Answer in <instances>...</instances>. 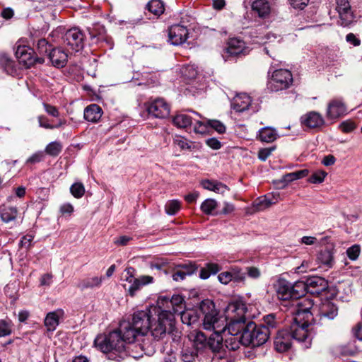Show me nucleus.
Masks as SVG:
<instances>
[{
  "instance_id": "f257e3e1",
  "label": "nucleus",
  "mask_w": 362,
  "mask_h": 362,
  "mask_svg": "<svg viewBox=\"0 0 362 362\" xmlns=\"http://www.w3.org/2000/svg\"><path fill=\"white\" fill-rule=\"evenodd\" d=\"M95 345L102 352L110 354L109 358L114 360L127 357L125 344L116 330L104 336H98Z\"/></svg>"
},
{
  "instance_id": "f03ea898",
  "label": "nucleus",
  "mask_w": 362,
  "mask_h": 362,
  "mask_svg": "<svg viewBox=\"0 0 362 362\" xmlns=\"http://www.w3.org/2000/svg\"><path fill=\"white\" fill-rule=\"evenodd\" d=\"M313 319L312 313H307L304 318L298 315L293 318V322L288 329L292 339L300 343L305 349L309 348L312 344L313 332L311 321Z\"/></svg>"
},
{
  "instance_id": "7ed1b4c3",
  "label": "nucleus",
  "mask_w": 362,
  "mask_h": 362,
  "mask_svg": "<svg viewBox=\"0 0 362 362\" xmlns=\"http://www.w3.org/2000/svg\"><path fill=\"white\" fill-rule=\"evenodd\" d=\"M200 310L204 315L203 327L206 330H212L214 332H223L226 337V324L224 318L218 315L215 305L212 300H204L200 303Z\"/></svg>"
},
{
  "instance_id": "20e7f679",
  "label": "nucleus",
  "mask_w": 362,
  "mask_h": 362,
  "mask_svg": "<svg viewBox=\"0 0 362 362\" xmlns=\"http://www.w3.org/2000/svg\"><path fill=\"white\" fill-rule=\"evenodd\" d=\"M270 331L264 325H256L253 322L247 323L242 333L244 346H259L269 339Z\"/></svg>"
},
{
  "instance_id": "39448f33",
  "label": "nucleus",
  "mask_w": 362,
  "mask_h": 362,
  "mask_svg": "<svg viewBox=\"0 0 362 362\" xmlns=\"http://www.w3.org/2000/svg\"><path fill=\"white\" fill-rule=\"evenodd\" d=\"M175 325L173 314L170 310H163L158 314L154 323L151 322L149 331L155 339H159L165 336L166 333L172 332Z\"/></svg>"
},
{
  "instance_id": "423d86ee",
  "label": "nucleus",
  "mask_w": 362,
  "mask_h": 362,
  "mask_svg": "<svg viewBox=\"0 0 362 362\" xmlns=\"http://www.w3.org/2000/svg\"><path fill=\"white\" fill-rule=\"evenodd\" d=\"M293 83V75L287 69H277L272 75L268 88L272 91H279L288 88Z\"/></svg>"
},
{
  "instance_id": "0eeeda50",
  "label": "nucleus",
  "mask_w": 362,
  "mask_h": 362,
  "mask_svg": "<svg viewBox=\"0 0 362 362\" xmlns=\"http://www.w3.org/2000/svg\"><path fill=\"white\" fill-rule=\"evenodd\" d=\"M284 296H277V300L281 305L284 307H288L291 303L292 305H295L296 306V310L295 312L296 316L298 317V315H301V317H305L307 313H311L310 310L313 306V300L308 298H300L299 299H293V296H287L284 298Z\"/></svg>"
},
{
  "instance_id": "6e6552de",
  "label": "nucleus",
  "mask_w": 362,
  "mask_h": 362,
  "mask_svg": "<svg viewBox=\"0 0 362 362\" xmlns=\"http://www.w3.org/2000/svg\"><path fill=\"white\" fill-rule=\"evenodd\" d=\"M15 54L21 64H23L26 68H29L35 64H43L45 59L43 57H35V52L30 47L25 45H16L15 47Z\"/></svg>"
},
{
  "instance_id": "1a4fd4ad",
  "label": "nucleus",
  "mask_w": 362,
  "mask_h": 362,
  "mask_svg": "<svg viewBox=\"0 0 362 362\" xmlns=\"http://www.w3.org/2000/svg\"><path fill=\"white\" fill-rule=\"evenodd\" d=\"M134 268L129 267L125 269L124 277L125 280L130 284L127 290L131 294L140 291L143 286L153 282V277L151 276L144 275L139 278H134Z\"/></svg>"
},
{
  "instance_id": "9d476101",
  "label": "nucleus",
  "mask_w": 362,
  "mask_h": 362,
  "mask_svg": "<svg viewBox=\"0 0 362 362\" xmlns=\"http://www.w3.org/2000/svg\"><path fill=\"white\" fill-rule=\"evenodd\" d=\"M279 197L280 195L278 193L259 197L252 202L251 206L245 209V214L252 215L257 212L264 211L273 204H276L279 200Z\"/></svg>"
},
{
  "instance_id": "9b49d317",
  "label": "nucleus",
  "mask_w": 362,
  "mask_h": 362,
  "mask_svg": "<svg viewBox=\"0 0 362 362\" xmlns=\"http://www.w3.org/2000/svg\"><path fill=\"white\" fill-rule=\"evenodd\" d=\"M277 294H299L305 288L303 281L291 283L284 278L279 277L274 284Z\"/></svg>"
},
{
  "instance_id": "f8f14e48",
  "label": "nucleus",
  "mask_w": 362,
  "mask_h": 362,
  "mask_svg": "<svg viewBox=\"0 0 362 362\" xmlns=\"http://www.w3.org/2000/svg\"><path fill=\"white\" fill-rule=\"evenodd\" d=\"M151 312L149 310H140L132 315L131 324L135 327L141 336L146 335L150 329Z\"/></svg>"
},
{
  "instance_id": "ddd939ff",
  "label": "nucleus",
  "mask_w": 362,
  "mask_h": 362,
  "mask_svg": "<svg viewBox=\"0 0 362 362\" xmlns=\"http://www.w3.org/2000/svg\"><path fill=\"white\" fill-rule=\"evenodd\" d=\"M336 10L339 13V23L343 27L349 26L354 21L355 16L348 0H336Z\"/></svg>"
},
{
  "instance_id": "4468645a",
  "label": "nucleus",
  "mask_w": 362,
  "mask_h": 362,
  "mask_svg": "<svg viewBox=\"0 0 362 362\" xmlns=\"http://www.w3.org/2000/svg\"><path fill=\"white\" fill-rule=\"evenodd\" d=\"M84 34L77 28L69 29L63 37L64 43L75 51L83 47Z\"/></svg>"
},
{
  "instance_id": "2eb2a0df",
  "label": "nucleus",
  "mask_w": 362,
  "mask_h": 362,
  "mask_svg": "<svg viewBox=\"0 0 362 362\" xmlns=\"http://www.w3.org/2000/svg\"><path fill=\"white\" fill-rule=\"evenodd\" d=\"M146 106L148 114L154 117L165 118L170 115V106L163 98H158L146 103Z\"/></svg>"
},
{
  "instance_id": "dca6fc26",
  "label": "nucleus",
  "mask_w": 362,
  "mask_h": 362,
  "mask_svg": "<svg viewBox=\"0 0 362 362\" xmlns=\"http://www.w3.org/2000/svg\"><path fill=\"white\" fill-rule=\"evenodd\" d=\"M305 288L301 293L305 294H321L328 288V281L320 276H313L304 281Z\"/></svg>"
},
{
  "instance_id": "f3484780",
  "label": "nucleus",
  "mask_w": 362,
  "mask_h": 362,
  "mask_svg": "<svg viewBox=\"0 0 362 362\" xmlns=\"http://www.w3.org/2000/svg\"><path fill=\"white\" fill-rule=\"evenodd\" d=\"M246 305L241 301L235 300L228 303L225 308V322L234 319H243L246 313Z\"/></svg>"
},
{
  "instance_id": "a211bd4d",
  "label": "nucleus",
  "mask_w": 362,
  "mask_h": 362,
  "mask_svg": "<svg viewBox=\"0 0 362 362\" xmlns=\"http://www.w3.org/2000/svg\"><path fill=\"white\" fill-rule=\"evenodd\" d=\"M301 125L309 129H318L325 125V119L321 114L316 111L308 112L301 116Z\"/></svg>"
},
{
  "instance_id": "6ab92c4d",
  "label": "nucleus",
  "mask_w": 362,
  "mask_h": 362,
  "mask_svg": "<svg viewBox=\"0 0 362 362\" xmlns=\"http://www.w3.org/2000/svg\"><path fill=\"white\" fill-rule=\"evenodd\" d=\"M116 331L119 334L124 344L134 341L139 336H141L139 332L131 324L130 321H122Z\"/></svg>"
},
{
  "instance_id": "aec40b11",
  "label": "nucleus",
  "mask_w": 362,
  "mask_h": 362,
  "mask_svg": "<svg viewBox=\"0 0 362 362\" xmlns=\"http://www.w3.org/2000/svg\"><path fill=\"white\" fill-rule=\"evenodd\" d=\"M347 112V108L344 103L339 99L332 100L327 105L326 117L329 119H336Z\"/></svg>"
},
{
  "instance_id": "412c9836",
  "label": "nucleus",
  "mask_w": 362,
  "mask_h": 362,
  "mask_svg": "<svg viewBox=\"0 0 362 362\" xmlns=\"http://www.w3.org/2000/svg\"><path fill=\"white\" fill-rule=\"evenodd\" d=\"M169 40L174 45H180L184 43L188 36V30L186 27L181 25H173L169 28Z\"/></svg>"
},
{
  "instance_id": "4be33fe9",
  "label": "nucleus",
  "mask_w": 362,
  "mask_h": 362,
  "mask_svg": "<svg viewBox=\"0 0 362 362\" xmlns=\"http://www.w3.org/2000/svg\"><path fill=\"white\" fill-rule=\"evenodd\" d=\"M292 337L288 329H283L278 332L274 340L275 349L279 352H285L291 346Z\"/></svg>"
},
{
  "instance_id": "5701e85b",
  "label": "nucleus",
  "mask_w": 362,
  "mask_h": 362,
  "mask_svg": "<svg viewBox=\"0 0 362 362\" xmlns=\"http://www.w3.org/2000/svg\"><path fill=\"white\" fill-rule=\"evenodd\" d=\"M49 59L55 67H64L68 61V54L61 47L53 48L48 54Z\"/></svg>"
},
{
  "instance_id": "b1692460",
  "label": "nucleus",
  "mask_w": 362,
  "mask_h": 362,
  "mask_svg": "<svg viewBox=\"0 0 362 362\" xmlns=\"http://www.w3.org/2000/svg\"><path fill=\"white\" fill-rule=\"evenodd\" d=\"M64 311L62 309H57L54 311L49 312L46 315L44 320V325L48 332H53L59 324V320L63 318Z\"/></svg>"
},
{
  "instance_id": "393cba45",
  "label": "nucleus",
  "mask_w": 362,
  "mask_h": 362,
  "mask_svg": "<svg viewBox=\"0 0 362 362\" xmlns=\"http://www.w3.org/2000/svg\"><path fill=\"white\" fill-rule=\"evenodd\" d=\"M226 52L230 56H238L241 54H245L247 52V47L243 40L234 37L228 40Z\"/></svg>"
},
{
  "instance_id": "a878e982",
  "label": "nucleus",
  "mask_w": 362,
  "mask_h": 362,
  "mask_svg": "<svg viewBox=\"0 0 362 362\" xmlns=\"http://www.w3.org/2000/svg\"><path fill=\"white\" fill-rule=\"evenodd\" d=\"M251 98L246 93L237 94L231 103L232 108L238 112L247 110L251 105Z\"/></svg>"
},
{
  "instance_id": "bb28decb",
  "label": "nucleus",
  "mask_w": 362,
  "mask_h": 362,
  "mask_svg": "<svg viewBox=\"0 0 362 362\" xmlns=\"http://www.w3.org/2000/svg\"><path fill=\"white\" fill-rule=\"evenodd\" d=\"M199 355H201L208 351L207 339L205 334L201 332H197L193 336L192 347Z\"/></svg>"
},
{
  "instance_id": "cd10ccee",
  "label": "nucleus",
  "mask_w": 362,
  "mask_h": 362,
  "mask_svg": "<svg viewBox=\"0 0 362 362\" xmlns=\"http://www.w3.org/2000/svg\"><path fill=\"white\" fill-rule=\"evenodd\" d=\"M226 324L227 332L229 335L240 336L246 327L245 317L243 319H234V320H228Z\"/></svg>"
},
{
  "instance_id": "c85d7f7f",
  "label": "nucleus",
  "mask_w": 362,
  "mask_h": 362,
  "mask_svg": "<svg viewBox=\"0 0 362 362\" xmlns=\"http://www.w3.org/2000/svg\"><path fill=\"white\" fill-rule=\"evenodd\" d=\"M163 300L166 303L167 308H169L171 306L174 313L182 314V318L185 317V313L183 312L184 299L182 296H172L170 300L168 296H165Z\"/></svg>"
},
{
  "instance_id": "c756f323",
  "label": "nucleus",
  "mask_w": 362,
  "mask_h": 362,
  "mask_svg": "<svg viewBox=\"0 0 362 362\" xmlns=\"http://www.w3.org/2000/svg\"><path fill=\"white\" fill-rule=\"evenodd\" d=\"M102 109L96 104L88 106L84 110V118L88 122H97L102 116Z\"/></svg>"
},
{
  "instance_id": "7c9ffc66",
  "label": "nucleus",
  "mask_w": 362,
  "mask_h": 362,
  "mask_svg": "<svg viewBox=\"0 0 362 362\" xmlns=\"http://www.w3.org/2000/svg\"><path fill=\"white\" fill-rule=\"evenodd\" d=\"M222 332H213L207 340L208 350L212 352H218L223 347V337Z\"/></svg>"
},
{
  "instance_id": "2f4dec72",
  "label": "nucleus",
  "mask_w": 362,
  "mask_h": 362,
  "mask_svg": "<svg viewBox=\"0 0 362 362\" xmlns=\"http://www.w3.org/2000/svg\"><path fill=\"white\" fill-rule=\"evenodd\" d=\"M125 352L127 356H129L134 358H138L143 356L144 348L141 344L134 341H130L129 343H125Z\"/></svg>"
},
{
  "instance_id": "473e14b6",
  "label": "nucleus",
  "mask_w": 362,
  "mask_h": 362,
  "mask_svg": "<svg viewBox=\"0 0 362 362\" xmlns=\"http://www.w3.org/2000/svg\"><path fill=\"white\" fill-rule=\"evenodd\" d=\"M259 139L260 141L267 143H271L275 141L277 138L276 131L272 127H266L262 128L259 131Z\"/></svg>"
},
{
  "instance_id": "72a5a7b5",
  "label": "nucleus",
  "mask_w": 362,
  "mask_h": 362,
  "mask_svg": "<svg viewBox=\"0 0 362 362\" xmlns=\"http://www.w3.org/2000/svg\"><path fill=\"white\" fill-rule=\"evenodd\" d=\"M252 8L257 11L259 16L266 17L270 13V6L265 0H256L252 3Z\"/></svg>"
},
{
  "instance_id": "f704fd0d",
  "label": "nucleus",
  "mask_w": 362,
  "mask_h": 362,
  "mask_svg": "<svg viewBox=\"0 0 362 362\" xmlns=\"http://www.w3.org/2000/svg\"><path fill=\"white\" fill-rule=\"evenodd\" d=\"M18 214V210L16 207L4 206L0 211L1 220L8 223L16 219Z\"/></svg>"
},
{
  "instance_id": "c9c22d12",
  "label": "nucleus",
  "mask_w": 362,
  "mask_h": 362,
  "mask_svg": "<svg viewBox=\"0 0 362 362\" xmlns=\"http://www.w3.org/2000/svg\"><path fill=\"white\" fill-rule=\"evenodd\" d=\"M174 125L178 128H186L192 123V118L186 114H178L173 119Z\"/></svg>"
},
{
  "instance_id": "e433bc0d",
  "label": "nucleus",
  "mask_w": 362,
  "mask_h": 362,
  "mask_svg": "<svg viewBox=\"0 0 362 362\" xmlns=\"http://www.w3.org/2000/svg\"><path fill=\"white\" fill-rule=\"evenodd\" d=\"M146 8L156 16L163 13L165 10L164 4L160 0H151L146 4Z\"/></svg>"
},
{
  "instance_id": "4c0bfd02",
  "label": "nucleus",
  "mask_w": 362,
  "mask_h": 362,
  "mask_svg": "<svg viewBox=\"0 0 362 362\" xmlns=\"http://www.w3.org/2000/svg\"><path fill=\"white\" fill-rule=\"evenodd\" d=\"M243 345V341L242 340V334L240 336L234 335L225 339V346L230 350H237L240 345Z\"/></svg>"
},
{
  "instance_id": "58836bf2",
  "label": "nucleus",
  "mask_w": 362,
  "mask_h": 362,
  "mask_svg": "<svg viewBox=\"0 0 362 362\" xmlns=\"http://www.w3.org/2000/svg\"><path fill=\"white\" fill-rule=\"evenodd\" d=\"M317 260L321 264L331 268L334 263V257L329 250L321 251L317 255Z\"/></svg>"
},
{
  "instance_id": "ea45409f",
  "label": "nucleus",
  "mask_w": 362,
  "mask_h": 362,
  "mask_svg": "<svg viewBox=\"0 0 362 362\" xmlns=\"http://www.w3.org/2000/svg\"><path fill=\"white\" fill-rule=\"evenodd\" d=\"M173 144L181 150L191 151L193 147V142L182 136H175L173 139Z\"/></svg>"
},
{
  "instance_id": "a19ab883",
  "label": "nucleus",
  "mask_w": 362,
  "mask_h": 362,
  "mask_svg": "<svg viewBox=\"0 0 362 362\" xmlns=\"http://www.w3.org/2000/svg\"><path fill=\"white\" fill-rule=\"evenodd\" d=\"M199 356L192 348L185 347L181 351V359L183 362H192Z\"/></svg>"
},
{
  "instance_id": "79ce46f5",
  "label": "nucleus",
  "mask_w": 362,
  "mask_h": 362,
  "mask_svg": "<svg viewBox=\"0 0 362 362\" xmlns=\"http://www.w3.org/2000/svg\"><path fill=\"white\" fill-rule=\"evenodd\" d=\"M321 310L323 315L329 319L334 318L337 315V308L328 300L322 304Z\"/></svg>"
},
{
  "instance_id": "37998d69",
  "label": "nucleus",
  "mask_w": 362,
  "mask_h": 362,
  "mask_svg": "<svg viewBox=\"0 0 362 362\" xmlns=\"http://www.w3.org/2000/svg\"><path fill=\"white\" fill-rule=\"evenodd\" d=\"M62 150V145L59 141L49 143L45 149L47 154L51 156H57Z\"/></svg>"
},
{
  "instance_id": "c03bdc74",
  "label": "nucleus",
  "mask_w": 362,
  "mask_h": 362,
  "mask_svg": "<svg viewBox=\"0 0 362 362\" xmlns=\"http://www.w3.org/2000/svg\"><path fill=\"white\" fill-rule=\"evenodd\" d=\"M182 74L187 79H194L198 75V69L194 65H187L182 68Z\"/></svg>"
},
{
  "instance_id": "a18cd8bd",
  "label": "nucleus",
  "mask_w": 362,
  "mask_h": 362,
  "mask_svg": "<svg viewBox=\"0 0 362 362\" xmlns=\"http://www.w3.org/2000/svg\"><path fill=\"white\" fill-rule=\"evenodd\" d=\"M177 268H180L187 276L194 274L198 269V266L194 262H189L185 264H178Z\"/></svg>"
},
{
  "instance_id": "49530a36",
  "label": "nucleus",
  "mask_w": 362,
  "mask_h": 362,
  "mask_svg": "<svg viewBox=\"0 0 362 362\" xmlns=\"http://www.w3.org/2000/svg\"><path fill=\"white\" fill-rule=\"evenodd\" d=\"M180 209V202L177 200L168 201L165 206V212L168 215H175Z\"/></svg>"
},
{
  "instance_id": "de8ad7c7",
  "label": "nucleus",
  "mask_w": 362,
  "mask_h": 362,
  "mask_svg": "<svg viewBox=\"0 0 362 362\" xmlns=\"http://www.w3.org/2000/svg\"><path fill=\"white\" fill-rule=\"evenodd\" d=\"M230 272L232 280L235 282H244L246 279L245 274L242 272L241 269L238 267H232Z\"/></svg>"
},
{
  "instance_id": "09e8293b",
  "label": "nucleus",
  "mask_w": 362,
  "mask_h": 362,
  "mask_svg": "<svg viewBox=\"0 0 362 362\" xmlns=\"http://www.w3.org/2000/svg\"><path fill=\"white\" fill-rule=\"evenodd\" d=\"M71 194L77 199L82 197L85 193V187L81 182H76L70 187Z\"/></svg>"
},
{
  "instance_id": "8fccbe9b",
  "label": "nucleus",
  "mask_w": 362,
  "mask_h": 362,
  "mask_svg": "<svg viewBox=\"0 0 362 362\" xmlns=\"http://www.w3.org/2000/svg\"><path fill=\"white\" fill-rule=\"evenodd\" d=\"M217 206V202L212 199H206L201 205L202 211L206 214H210Z\"/></svg>"
},
{
  "instance_id": "3c124183",
  "label": "nucleus",
  "mask_w": 362,
  "mask_h": 362,
  "mask_svg": "<svg viewBox=\"0 0 362 362\" xmlns=\"http://www.w3.org/2000/svg\"><path fill=\"white\" fill-rule=\"evenodd\" d=\"M102 281V279L98 276H94L92 278H88L85 279L80 284V287L82 288H91L94 286H99Z\"/></svg>"
},
{
  "instance_id": "603ef678",
  "label": "nucleus",
  "mask_w": 362,
  "mask_h": 362,
  "mask_svg": "<svg viewBox=\"0 0 362 362\" xmlns=\"http://www.w3.org/2000/svg\"><path fill=\"white\" fill-rule=\"evenodd\" d=\"M326 175L327 173L324 170H317L308 178V181L313 184L321 183L324 181Z\"/></svg>"
},
{
  "instance_id": "864d4df0",
  "label": "nucleus",
  "mask_w": 362,
  "mask_h": 362,
  "mask_svg": "<svg viewBox=\"0 0 362 362\" xmlns=\"http://www.w3.org/2000/svg\"><path fill=\"white\" fill-rule=\"evenodd\" d=\"M361 247L359 245H354L346 250V255L351 260H356L360 255Z\"/></svg>"
},
{
  "instance_id": "5fc2aeb1",
  "label": "nucleus",
  "mask_w": 362,
  "mask_h": 362,
  "mask_svg": "<svg viewBox=\"0 0 362 362\" xmlns=\"http://www.w3.org/2000/svg\"><path fill=\"white\" fill-rule=\"evenodd\" d=\"M51 45H49L48 42L45 39H40L37 42V50L40 54H47L50 52Z\"/></svg>"
},
{
  "instance_id": "6e6d98bb",
  "label": "nucleus",
  "mask_w": 362,
  "mask_h": 362,
  "mask_svg": "<svg viewBox=\"0 0 362 362\" xmlns=\"http://www.w3.org/2000/svg\"><path fill=\"white\" fill-rule=\"evenodd\" d=\"M208 124L209 127H211L219 134H222L226 132L225 125L218 120L209 119L208 120Z\"/></svg>"
},
{
  "instance_id": "4d7b16f0",
  "label": "nucleus",
  "mask_w": 362,
  "mask_h": 362,
  "mask_svg": "<svg viewBox=\"0 0 362 362\" xmlns=\"http://www.w3.org/2000/svg\"><path fill=\"white\" fill-rule=\"evenodd\" d=\"M11 333V325L10 322L5 320H0V337H6Z\"/></svg>"
},
{
  "instance_id": "13d9d810",
  "label": "nucleus",
  "mask_w": 362,
  "mask_h": 362,
  "mask_svg": "<svg viewBox=\"0 0 362 362\" xmlns=\"http://www.w3.org/2000/svg\"><path fill=\"white\" fill-rule=\"evenodd\" d=\"M209 124H208V122L206 123H204L202 121H197L195 124H194V131L195 133H198V134H205L208 132V129H209Z\"/></svg>"
},
{
  "instance_id": "bf43d9fd",
  "label": "nucleus",
  "mask_w": 362,
  "mask_h": 362,
  "mask_svg": "<svg viewBox=\"0 0 362 362\" xmlns=\"http://www.w3.org/2000/svg\"><path fill=\"white\" fill-rule=\"evenodd\" d=\"M263 320L264 322V326H265L267 328H268L269 331V329L274 328L276 326V322L275 320V315L274 314H269V315L264 316Z\"/></svg>"
},
{
  "instance_id": "052dcab7",
  "label": "nucleus",
  "mask_w": 362,
  "mask_h": 362,
  "mask_svg": "<svg viewBox=\"0 0 362 362\" xmlns=\"http://www.w3.org/2000/svg\"><path fill=\"white\" fill-rule=\"evenodd\" d=\"M173 279L175 281H182L187 277L186 274L181 270L180 268H177V264H175L173 268V273L172 275Z\"/></svg>"
},
{
  "instance_id": "680f3d73",
  "label": "nucleus",
  "mask_w": 362,
  "mask_h": 362,
  "mask_svg": "<svg viewBox=\"0 0 362 362\" xmlns=\"http://www.w3.org/2000/svg\"><path fill=\"white\" fill-rule=\"evenodd\" d=\"M42 105L45 108V112L50 116L54 117H58L59 116V112L58 109L50 104L43 103Z\"/></svg>"
},
{
  "instance_id": "e2e57ef3",
  "label": "nucleus",
  "mask_w": 362,
  "mask_h": 362,
  "mask_svg": "<svg viewBox=\"0 0 362 362\" xmlns=\"http://www.w3.org/2000/svg\"><path fill=\"white\" fill-rule=\"evenodd\" d=\"M339 128L343 132L349 133L355 129L356 124L350 120H346L340 124Z\"/></svg>"
},
{
  "instance_id": "0e129e2a",
  "label": "nucleus",
  "mask_w": 362,
  "mask_h": 362,
  "mask_svg": "<svg viewBox=\"0 0 362 362\" xmlns=\"http://www.w3.org/2000/svg\"><path fill=\"white\" fill-rule=\"evenodd\" d=\"M247 274L250 278L257 279L260 277L261 272L255 267H246Z\"/></svg>"
},
{
  "instance_id": "69168bd1",
  "label": "nucleus",
  "mask_w": 362,
  "mask_h": 362,
  "mask_svg": "<svg viewBox=\"0 0 362 362\" xmlns=\"http://www.w3.org/2000/svg\"><path fill=\"white\" fill-rule=\"evenodd\" d=\"M274 149L275 147L260 149L258 152V158L262 161L266 160Z\"/></svg>"
},
{
  "instance_id": "338daca9",
  "label": "nucleus",
  "mask_w": 362,
  "mask_h": 362,
  "mask_svg": "<svg viewBox=\"0 0 362 362\" xmlns=\"http://www.w3.org/2000/svg\"><path fill=\"white\" fill-rule=\"evenodd\" d=\"M228 191H229V188L228 187L227 185H226L225 184H223L221 182L215 181V185H214L213 192L223 194Z\"/></svg>"
},
{
  "instance_id": "774afa93",
  "label": "nucleus",
  "mask_w": 362,
  "mask_h": 362,
  "mask_svg": "<svg viewBox=\"0 0 362 362\" xmlns=\"http://www.w3.org/2000/svg\"><path fill=\"white\" fill-rule=\"evenodd\" d=\"M39 126L45 129H52V124L49 122V119L45 115H40L37 117Z\"/></svg>"
}]
</instances>
